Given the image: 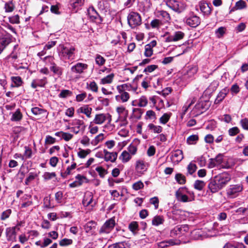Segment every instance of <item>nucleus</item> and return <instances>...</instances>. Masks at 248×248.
Wrapping results in <instances>:
<instances>
[{"instance_id": "1", "label": "nucleus", "mask_w": 248, "mask_h": 248, "mask_svg": "<svg viewBox=\"0 0 248 248\" xmlns=\"http://www.w3.org/2000/svg\"><path fill=\"white\" fill-rule=\"evenodd\" d=\"M177 200L181 202H186L195 200V194L193 191L189 190L186 187L179 188L175 192Z\"/></svg>"}, {"instance_id": "2", "label": "nucleus", "mask_w": 248, "mask_h": 248, "mask_svg": "<svg viewBox=\"0 0 248 248\" xmlns=\"http://www.w3.org/2000/svg\"><path fill=\"white\" fill-rule=\"evenodd\" d=\"M59 55L63 60H72L75 59L76 48L74 46L67 47L63 45L59 46Z\"/></svg>"}, {"instance_id": "3", "label": "nucleus", "mask_w": 248, "mask_h": 248, "mask_svg": "<svg viewBox=\"0 0 248 248\" xmlns=\"http://www.w3.org/2000/svg\"><path fill=\"white\" fill-rule=\"evenodd\" d=\"M128 23L131 28H135L141 24V18L140 15L136 12H132L127 16Z\"/></svg>"}, {"instance_id": "4", "label": "nucleus", "mask_w": 248, "mask_h": 248, "mask_svg": "<svg viewBox=\"0 0 248 248\" xmlns=\"http://www.w3.org/2000/svg\"><path fill=\"white\" fill-rule=\"evenodd\" d=\"M166 5L174 11L180 13L186 8V5L183 2L176 0H168Z\"/></svg>"}, {"instance_id": "5", "label": "nucleus", "mask_w": 248, "mask_h": 248, "mask_svg": "<svg viewBox=\"0 0 248 248\" xmlns=\"http://www.w3.org/2000/svg\"><path fill=\"white\" fill-rule=\"evenodd\" d=\"M45 60L48 61L50 63L49 69L55 75L58 77H61L63 73V69L58 66L54 62V58L52 56H47L45 58Z\"/></svg>"}, {"instance_id": "6", "label": "nucleus", "mask_w": 248, "mask_h": 248, "mask_svg": "<svg viewBox=\"0 0 248 248\" xmlns=\"http://www.w3.org/2000/svg\"><path fill=\"white\" fill-rule=\"evenodd\" d=\"M242 190L243 186L241 185H232L227 190V194L230 198H234L236 197Z\"/></svg>"}, {"instance_id": "7", "label": "nucleus", "mask_w": 248, "mask_h": 248, "mask_svg": "<svg viewBox=\"0 0 248 248\" xmlns=\"http://www.w3.org/2000/svg\"><path fill=\"white\" fill-rule=\"evenodd\" d=\"M222 188L231 180V176L227 172H223L214 177Z\"/></svg>"}, {"instance_id": "8", "label": "nucleus", "mask_w": 248, "mask_h": 248, "mask_svg": "<svg viewBox=\"0 0 248 248\" xmlns=\"http://www.w3.org/2000/svg\"><path fill=\"white\" fill-rule=\"evenodd\" d=\"M96 202L93 200V194L90 191H87L84 194L82 204L85 207L90 206L93 208Z\"/></svg>"}, {"instance_id": "9", "label": "nucleus", "mask_w": 248, "mask_h": 248, "mask_svg": "<svg viewBox=\"0 0 248 248\" xmlns=\"http://www.w3.org/2000/svg\"><path fill=\"white\" fill-rule=\"evenodd\" d=\"M12 36L7 32L0 35V52L12 42Z\"/></svg>"}, {"instance_id": "10", "label": "nucleus", "mask_w": 248, "mask_h": 248, "mask_svg": "<svg viewBox=\"0 0 248 248\" xmlns=\"http://www.w3.org/2000/svg\"><path fill=\"white\" fill-rule=\"evenodd\" d=\"M115 225V222L114 219L111 218L106 221L101 228L99 232L100 233H108L113 229Z\"/></svg>"}, {"instance_id": "11", "label": "nucleus", "mask_w": 248, "mask_h": 248, "mask_svg": "<svg viewBox=\"0 0 248 248\" xmlns=\"http://www.w3.org/2000/svg\"><path fill=\"white\" fill-rule=\"evenodd\" d=\"M88 13L90 19L93 22L100 23L102 19L98 13L93 6H90L88 9Z\"/></svg>"}, {"instance_id": "12", "label": "nucleus", "mask_w": 248, "mask_h": 248, "mask_svg": "<svg viewBox=\"0 0 248 248\" xmlns=\"http://www.w3.org/2000/svg\"><path fill=\"white\" fill-rule=\"evenodd\" d=\"M88 67L86 63L78 62L71 67V70L74 73L81 74L87 69Z\"/></svg>"}, {"instance_id": "13", "label": "nucleus", "mask_w": 248, "mask_h": 248, "mask_svg": "<svg viewBox=\"0 0 248 248\" xmlns=\"http://www.w3.org/2000/svg\"><path fill=\"white\" fill-rule=\"evenodd\" d=\"M107 119H108V122L109 123L111 120V116L108 114H98L95 115L93 122L95 124H101Z\"/></svg>"}, {"instance_id": "14", "label": "nucleus", "mask_w": 248, "mask_h": 248, "mask_svg": "<svg viewBox=\"0 0 248 248\" xmlns=\"http://www.w3.org/2000/svg\"><path fill=\"white\" fill-rule=\"evenodd\" d=\"M185 36V33L181 31L174 32L173 35L169 36L166 38V41L167 42H176L180 40Z\"/></svg>"}, {"instance_id": "15", "label": "nucleus", "mask_w": 248, "mask_h": 248, "mask_svg": "<svg viewBox=\"0 0 248 248\" xmlns=\"http://www.w3.org/2000/svg\"><path fill=\"white\" fill-rule=\"evenodd\" d=\"M103 153L104 160L107 162H114L117 158L118 153L117 152H109L106 149H104Z\"/></svg>"}, {"instance_id": "16", "label": "nucleus", "mask_w": 248, "mask_h": 248, "mask_svg": "<svg viewBox=\"0 0 248 248\" xmlns=\"http://www.w3.org/2000/svg\"><path fill=\"white\" fill-rule=\"evenodd\" d=\"M84 124V122L82 120L77 119L73 120L71 124L73 126V127H71V131L76 134H78Z\"/></svg>"}, {"instance_id": "17", "label": "nucleus", "mask_w": 248, "mask_h": 248, "mask_svg": "<svg viewBox=\"0 0 248 248\" xmlns=\"http://www.w3.org/2000/svg\"><path fill=\"white\" fill-rule=\"evenodd\" d=\"M22 203L21 208H26L32 205L33 202L31 199V195L30 194H24L20 199Z\"/></svg>"}, {"instance_id": "18", "label": "nucleus", "mask_w": 248, "mask_h": 248, "mask_svg": "<svg viewBox=\"0 0 248 248\" xmlns=\"http://www.w3.org/2000/svg\"><path fill=\"white\" fill-rule=\"evenodd\" d=\"M148 165L143 160H138L136 163V170L139 173L143 174L146 171Z\"/></svg>"}, {"instance_id": "19", "label": "nucleus", "mask_w": 248, "mask_h": 248, "mask_svg": "<svg viewBox=\"0 0 248 248\" xmlns=\"http://www.w3.org/2000/svg\"><path fill=\"white\" fill-rule=\"evenodd\" d=\"M201 22L200 18L197 16H191L186 20V23L191 27H197Z\"/></svg>"}, {"instance_id": "20", "label": "nucleus", "mask_w": 248, "mask_h": 248, "mask_svg": "<svg viewBox=\"0 0 248 248\" xmlns=\"http://www.w3.org/2000/svg\"><path fill=\"white\" fill-rule=\"evenodd\" d=\"M6 236L7 241L11 242L16 241V232L11 227H8L6 229Z\"/></svg>"}, {"instance_id": "21", "label": "nucleus", "mask_w": 248, "mask_h": 248, "mask_svg": "<svg viewBox=\"0 0 248 248\" xmlns=\"http://www.w3.org/2000/svg\"><path fill=\"white\" fill-rule=\"evenodd\" d=\"M199 6L201 12L205 16H208L211 13V8L208 3L205 1H201L199 3Z\"/></svg>"}, {"instance_id": "22", "label": "nucleus", "mask_w": 248, "mask_h": 248, "mask_svg": "<svg viewBox=\"0 0 248 248\" xmlns=\"http://www.w3.org/2000/svg\"><path fill=\"white\" fill-rule=\"evenodd\" d=\"M184 158L183 152L181 150H176L172 153L171 159L174 163H178Z\"/></svg>"}, {"instance_id": "23", "label": "nucleus", "mask_w": 248, "mask_h": 248, "mask_svg": "<svg viewBox=\"0 0 248 248\" xmlns=\"http://www.w3.org/2000/svg\"><path fill=\"white\" fill-rule=\"evenodd\" d=\"M47 83V78L46 77H44L41 79H35L32 81L31 83V87L35 89L37 87H43Z\"/></svg>"}, {"instance_id": "24", "label": "nucleus", "mask_w": 248, "mask_h": 248, "mask_svg": "<svg viewBox=\"0 0 248 248\" xmlns=\"http://www.w3.org/2000/svg\"><path fill=\"white\" fill-rule=\"evenodd\" d=\"M208 186V188L212 193L217 192L220 189H222L221 187L219 185V184L217 182V181L215 178L211 180Z\"/></svg>"}, {"instance_id": "25", "label": "nucleus", "mask_w": 248, "mask_h": 248, "mask_svg": "<svg viewBox=\"0 0 248 248\" xmlns=\"http://www.w3.org/2000/svg\"><path fill=\"white\" fill-rule=\"evenodd\" d=\"M120 94L115 96L116 100L119 102L125 103L130 98L129 94L126 92H119Z\"/></svg>"}, {"instance_id": "26", "label": "nucleus", "mask_w": 248, "mask_h": 248, "mask_svg": "<svg viewBox=\"0 0 248 248\" xmlns=\"http://www.w3.org/2000/svg\"><path fill=\"white\" fill-rule=\"evenodd\" d=\"M178 244V241L170 239L169 240L163 241L161 242L158 243L157 245L159 248H165L166 247L173 246L174 245H177Z\"/></svg>"}, {"instance_id": "27", "label": "nucleus", "mask_w": 248, "mask_h": 248, "mask_svg": "<svg viewBox=\"0 0 248 248\" xmlns=\"http://www.w3.org/2000/svg\"><path fill=\"white\" fill-rule=\"evenodd\" d=\"M165 221L164 217L162 216L156 215L155 216L152 221V224L153 226H158L162 225Z\"/></svg>"}, {"instance_id": "28", "label": "nucleus", "mask_w": 248, "mask_h": 248, "mask_svg": "<svg viewBox=\"0 0 248 248\" xmlns=\"http://www.w3.org/2000/svg\"><path fill=\"white\" fill-rule=\"evenodd\" d=\"M96 226V223L93 221L87 222L84 226V229L87 233H92Z\"/></svg>"}, {"instance_id": "29", "label": "nucleus", "mask_w": 248, "mask_h": 248, "mask_svg": "<svg viewBox=\"0 0 248 248\" xmlns=\"http://www.w3.org/2000/svg\"><path fill=\"white\" fill-rule=\"evenodd\" d=\"M227 93V90L225 89L222 90L217 95V97L215 101V104H219L226 97Z\"/></svg>"}, {"instance_id": "30", "label": "nucleus", "mask_w": 248, "mask_h": 248, "mask_svg": "<svg viewBox=\"0 0 248 248\" xmlns=\"http://www.w3.org/2000/svg\"><path fill=\"white\" fill-rule=\"evenodd\" d=\"M12 81L15 84L14 85L13 84L11 85L13 87H19L22 85L23 81L20 77H12L11 78Z\"/></svg>"}, {"instance_id": "31", "label": "nucleus", "mask_w": 248, "mask_h": 248, "mask_svg": "<svg viewBox=\"0 0 248 248\" xmlns=\"http://www.w3.org/2000/svg\"><path fill=\"white\" fill-rule=\"evenodd\" d=\"M132 89L133 87L131 85V84L128 83H125L117 86V90H118V92H126V91H132Z\"/></svg>"}, {"instance_id": "32", "label": "nucleus", "mask_w": 248, "mask_h": 248, "mask_svg": "<svg viewBox=\"0 0 248 248\" xmlns=\"http://www.w3.org/2000/svg\"><path fill=\"white\" fill-rule=\"evenodd\" d=\"M131 158L130 154L126 151H124L119 156V159L123 163L128 162Z\"/></svg>"}, {"instance_id": "33", "label": "nucleus", "mask_w": 248, "mask_h": 248, "mask_svg": "<svg viewBox=\"0 0 248 248\" xmlns=\"http://www.w3.org/2000/svg\"><path fill=\"white\" fill-rule=\"evenodd\" d=\"M78 111L81 113H84L88 118L91 117V114L92 111V108L89 107L88 106H84L80 107L78 109Z\"/></svg>"}, {"instance_id": "34", "label": "nucleus", "mask_w": 248, "mask_h": 248, "mask_svg": "<svg viewBox=\"0 0 248 248\" xmlns=\"http://www.w3.org/2000/svg\"><path fill=\"white\" fill-rule=\"evenodd\" d=\"M149 129L155 133H160L162 131V127L159 125H155L153 124H150L148 125Z\"/></svg>"}, {"instance_id": "35", "label": "nucleus", "mask_w": 248, "mask_h": 248, "mask_svg": "<svg viewBox=\"0 0 248 248\" xmlns=\"http://www.w3.org/2000/svg\"><path fill=\"white\" fill-rule=\"evenodd\" d=\"M222 160V157L221 155H218L214 159H212L211 161L209 164V166L211 168L214 167L216 165L221 163Z\"/></svg>"}, {"instance_id": "36", "label": "nucleus", "mask_w": 248, "mask_h": 248, "mask_svg": "<svg viewBox=\"0 0 248 248\" xmlns=\"http://www.w3.org/2000/svg\"><path fill=\"white\" fill-rule=\"evenodd\" d=\"M199 140L197 135H192L189 136L186 139V143L189 145L196 144Z\"/></svg>"}, {"instance_id": "37", "label": "nucleus", "mask_w": 248, "mask_h": 248, "mask_svg": "<svg viewBox=\"0 0 248 248\" xmlns=\"http://www.w3.org/2000/svg\"><path fill=\"white\" fill-rule=\"evenodd\" d=\"M205 186V183L202 180H196L194 183V187L197 190H202Z\"/></svg>"}, {"instance_id": "38", "label": "nucleus", "mask_w": 248, "mask_h": 248, "mask_svg": "<svg viewBox=\"0 0 248 248\" xmlns=\"http://www.w3.org/2000/svg\"><path fill=\"white\" fill-rule=\"evenodd\" d=\"M186 229H187V226H176L175 227L173 230H172L171 232V233L174 234H179L180 233H182L183 231H186Z\"/></svg>"}, {"instance_id": "39", "label": "nucleus", "mask_w": 248, "mask_h": 248, "mask_svg": "<svg viewBox=\"0 0 248 248\" xmlns=\"http://www.w3.org/2000/svg\"><path fill=\"white\" fill-rule=\"evenodd\" d=\"M22 118V114L19 109H18L13 114L11 119L12 121H19Z\"/></svg>"}, {"instance_id": "40", "label": "nucleus", "mask_w": 248, "mask_h": 248, "mask_svg": "<svg viewBox=\"0 0 248 248\" xmlns=\"http://www.w3.org/2000/svg\"><path fill=\"white\" fill-rule=\"evenodd\" d=\"M77 164L76 163H73L70 166H68L65 172L61 173V176L65 178L68 175H69L71 173V171L76 168Z\"/></svg>"}, {"instance_id": "41", "label": "nucleus", "mask_w": 248, "mask_h": 248, "mask_svg": "<svg viewBox=\"0 0 248 248\" xmlns=\"http://www.w3.org/2000/svg\"><path fill=\"white\" fill-rule=\"evenodd\" d=\"M114 77V74L113 73L108 75L101 79V83L103 84L111 83Z\"/></svg>"}, {"instance_id": "42", "label": "nucleus", "mask_w": 248, "mask_h": 248, "mask_svg": "<svg viewBox=\"0 0 248 248\" xmlns=\"http://www.w3.org/2000/svg\"><path fill=\"white\" fill-rule=\"evenodd\" d=\"M223 248H245V247L242 243H227Z\"/></svg>"}, {"instance_id": "43", "label": "nucleus", "mask_w": 248, "mask_h": 248, "mask_svg": "<svg viewBox=\"0 0 248 248\" xmlns=\"http://www.w3.org/2000/svg\"><path fill=\"white\" fill-rule=\"evenodd\" d=\"M25 152L23 156H22V159L24 160V158H30L32 155V150L31 148H29L28 146H25Z\"/></svg>"}, {"instance_id": "44", "label": "nucleus", "mask_w": 248, "mask_h": 248, "mask_svg": "<svg viewBox=\"0 0 248 248\" xmlns=\"http://www.w3.org/2000/svg\"><path fill=\"white\" fill-rule=\"evenodd\" d=\"M175 178L176 181L179 184L183 185L186 183V177L181 173L176 174Z\"/></svg>"}, {"instance_id": "45", "label": "nucleus", "mask_w": 248, "mask_h": 248, "mask_svg": "<svg viewBox=\"0 0 248 248\" xmlns=\"http://www.w3.org/2000/svg\"><path fill=\"white\" fill-rule=\"evenodd\" d=\"M43 203L44 207L46 208H53L54 207V205L51 204L50 196L44 198Z\"/></svg>"}, {"instance_id": "46", "label": "nucleus", "mask_w": 248, "mask_h": 248, "mask_svg": "<svg viewBox=\"0 0 248 248\" xmlns=\"http://www.w3.org/2000/svg\"><path fill=\"white\" fill-rule=\"evenodd\" d=\"M73 243V240L68 238H63L59 242V245L62 247H66L71 245Z\"/></svg>"}, {"instance_id": "47", "label": "nucleus", "mask_w": 248, "mask_h": 248, "mask_svg": "<svg viewBox=\"0 0 248 248\" xmlns=\"http://www.w3.org/2000/svg\"><path fill=\"white\" fill-rule=\"evenodd\" d=\"M162 25V22L158 19L153 20L150 23V25L152 28L157 29H159Z\"/></svg>"}, {"instance_id": "48", "label": "nucleus", "mask_w": 248, "mask_h": 248, "mask_svg": "<svg viewBox=\"0 0 248 248\" xmlns=\"http://www.w3.org/2000/svg\"><path fill=\"white\" fill-rule=\"evenodd\" d=\"M84 0H71L70 4L74 8H78L82 5Z\"/></svg>"}, {"instance_id": "49", "label": "nucleus", "mask_w": 248, "mask_h": 248, "mask_svg": "<svg viewBox=\"0 0 248 248\" xmlns=\"http://www.w3.org/2000/svg\"><path fill=\"white\" fill-rule=\"evenodd\" d=\"M12 213V210L11 209H7L5 211H4L0 216V219L1 220H5L9 217L11 214Z\"/></svg>"}, {"instance_id": "50", "label": "nucleus", "mask_w": 248, "mask_h": 248, "mask_svg": "<svg viewBox=\"0 0 248 248\" xmlns=\"http://www.w3.org/2000/svg\"><path fill=\"white\" fill-rule=\"evenodd\" d=\"M32 113L35 115H38L46 113V111L44 109L40 108L38 107L32 108L31 109Z\"/></svg>"}, {"instance_id": "51", "label": "nucleus", "mask_w": 248, "mask_h": 248, "mask_svg": "<svg viewBox=\"0 0 248 248\" xmlns=\"http://www.w3.org/2000/svg\"><path fill=\"white\" fill-rule=\"evenodd\" d=\"M91 151L90 149H80V151L78 153V155L79 158H84L91 153Z\"/></svg>"}, {"instance_id": "52", "label": "nucleus", "mask_w": 248, "mask_h": 248, "mask_svg": "<svg viewBox=\"0 0 248 248\" xmlns=\"http://www.w3.org/2000/svg\"><path fill=\"white\" fill-rule=\"evenodd\" d=\"M159 13L160 16H161V17L165 21L169 22L170 20V16L167 12L162 10L159 11Z\"/></svg>"}, {"instance_id": "53", "label": "nucleus", "mask_w": 248, "mask_h": 248, "mask_svg": "<svg viewBox=\"0 0 248 248\" xmlns=\"http://www.w3.org/2000/svg\"><path fill=\"white\" fill-rule=\"evenodd\" d=\"M104 139V134L101 133L96 136L91 141V144L93 145H96L99 142Z\"/></svg>"}, {"instance_id": "54", "label": "nucleus", "mask_w": 248, "mask_h": 248, "mask_svg": "<svg viewBox=\"0 0 248 248\" xmlns=\"http://www.w3.org/2000/svg\"><path fill=\"white\" fill-rule=\"evenodd\" d=\"M106 60L100 55L97 54L95 57V62L99 66L103 65L105 63Z\"/></svg>"}, {"instance_id": "55", "label": "nucleus", "mask_w": 248, "mask_h": 248, "mask_svg": "<svg viewBox=\"0 0 248 248\" xmlns=\"http://www.w3.org/2000/svg\"><path fill=\"white\" fill-rule=\"evenodd\" d=\"M14 8V4L12 1H9L5 4L4 8L6 12H12Z\"/></svg>"}, {"instance_id": "56", "label": "nucleus", "mask_w": 248, "mask_h": 248, "mask_svg": "<svg viewBox=\"0 0 248 248\" xmlns=\"http://www.w3.org/2000/svg\"><path fill=\"white\" fill-rule=\"evenodd\" d=\"M72 94L71 91L68 90H62L60 93L59 94V96L60 98H66L68 96H70Z\"/></svg>"}, {"instance_id": "57", "label": "nucleus", "mask_w": 248, "mask_h": 248, "mask_svg": "<svg viewBox=\"0 0 248 248\" xmlns=\"http://www.w3.org/2000/svg\"><path fill=\"white\" fill-rule=\"evenodd\" d=\"M187 170L190 174H192L197 169L196 165L192 162L189 163L187 166Z\"/></svg>"}, {"instance_id": "58", "label": "nucleus", "mask_w": 248, "mask_h": 248, "mask_svg": "<svg viewBox=\"0 0 248 248\" xmlns=\"http://www.w3.org/2000/svg\"><path fill=\"white\" fill-rule=\"evenodd\" d=\"M128 153L131 155H135L137 152V147L133 143L130 144L128 147Z\"/></svg>"}, {"instance_id": "59", "label": "nucleus", "mask_w": 248, "mask_h": 248, "mask_svg": "<svg viewBox=\"0 0 248 248\" xmlns=\"http://www.w3.org/2000/svg\"><path fill=\"white\" fill-rule=\"evenodd\" d=\"M148 103V99L145 96H142L139 101L138 105L140 107H145Z\"/></svg>"}, {"instance_id": "60", "label": "nucleus", "mask_w": 248, "mask_h": 248, "mask_svg": "<svg viewBox=\"0 0 248 248\" xmlns=\"http://www.w3.org/2000/svg\"><path fill=\"white\" fill-rule=\"evenodd\" d=\"M170 117V115L168 113L164 114L162 117H160L159 121L160 123L163 124H166L169 120Z\"/></svg>"}, {"instance_id": "61", "label": "nucleus", "mask_w": 248, "mask_h": 248, "mask_svg": "<svg viewBox=\"0 0 248 248\" xmlns=\"http://www.w3.org/2000/svg\"><path fill=\"white\" fill-rule=\"evenodd\" d=\"M239 132H240V130L236 126L232 127V128L229 129V130H228V133L230 136H235L237 134L239 133Z\"/></svg>"}, {"instance_id": "62", "label": "nucleus", "mask_w": 248, "mask_h": 248, "mask_svg": "<svg viewBox=\"0 0 248 248\" xmlns=\"http://www.w3.org/2000/svg\"><path fill=\"white\" fill-rule=\"evenodd\" d=\"M8 19L9 22L12 24H18L20 22L19 16L17 15L10 16L8 17Z\"/></svg>"}, {"instance_id": "63", "label": "nucleus", "mask_w": 248, "mask_h": 248, "mask_svg": "<svg viewBox=\"0 0 248 248\" xmlns=\"http://www.w3.org/2000/svg\"><path fill=\"white\" fill-rule=\"evenodd\" d=\"M100 177L104 178L105 175L107 173V171L102 167H98L95 169Z\"/></svg>"}, {"instance_id": "64", "label": "nucleus", "mask_w": 248, "mask_h": 248, "mask_svg": "<svg viewBox=\"0 0 248 248\" xmlns=\"http://www.w3.org/2000/svg\"><path fill=\"white\" fill-rule=\"evenodd\" d=\"M143 187H144V185H143V183L140 181H139L137 182L134 183L132 185L133 188L135 190H140V189L143 188Z\"/></svg>"}]
</instances>
